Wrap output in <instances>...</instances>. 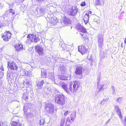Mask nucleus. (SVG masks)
Instances as JSON below:
<instances>
[{
	"mask_svg": "<svg viewBox=\"0 0 126 126\" xmlns=\"http://www.w3.org/2000/svg\"><path fill=\"white\" fill-rule=\"evenodd\" d=\"M48 78L51 79L52 81L55 82V79L53 73H49L48 75Z\"/></svg>",
	"mask_w": 126,
	"mask_h": 126,
	"instance_id": "nucleus-19",
	"label": "nucleus"
},
{
	"mask_svg": "<svg viewBox=\"0 0 126 126\" xmlns=\"http://www.w3.org/2000/svg\"><path fill=\"white\" fill-rule=\"evenodd\" d=\"M8 65L10 68L18 71H21L22 68L21 66H17L16 63L13 62H8Z\"/></svg>",
	"mask_w": 126,
	"mask_h": 126,
	"instance_id": "nucleus-4",
	"label": "nucleus"
},
{
	"mask_svg": "<svg viewBox=\"0 0 126 126\" xmlns=\"http://www.w3.org/2000/svg\"><path fill=\"white\" fill-rule=\"evenodd\" d=\"M15 47L16 51H19L22 50L23 47L21 44H17L15 45Z\"/></svg>",
	"mask_w": 126,
	"mask_h": 126,
	"instance_id": "nucleus-15",
	"label": "nucleus"
},
{
	"mask_svg": "<svg viewBox=\"0 0 126 126\" xmlns=\"http://www.w3.org/2000/svg\"><path fill=\"white\" fill-rule=\"evenodd\" d=\"M11 126H22L20 125V124L19 122H18L16 121H13V123L12 124Z\"/></svg>",
	"mask_w": 126,
	"mask_h": 126,
	"instance_id": "nucleus-31",
	"label": "nucleus"
},
{
	"mask_svg": "<svg viewBox=\"0 0 126 126\" xmlns=\"http://www.w3.org/2000/svg\"><path fill=\"white\" fill-rule=\"evenodd\" d=\"M70 112V110H67L64 112V115L65 116H67L68 115Z\"/></svg>",
	"mask_w": 126,
	"mask_h": 126,
	"instance_id": "nucleus-40",
	"label": "nucleus"
},
{
	"mask_svg": "<svg viewBox=\"0 0 126 126\" xmlns=\"http://www.w3.org/2000/svg\"><path fill=\"white\" fill-rule=\"evenodd\" d=\"M63 23H64L65 24L67 25L68 24H70V20L69 18L66 17L64 18Z\"/></svg>",
	"mask_w": 126,
	"mask_h": 126,
	"instance_id": "nucleus-27",
	"label": "nucleus"
},
{
	"mask_svg": "<svg viewBox=\"0 0 126 126\" xmlns=\"http://www.w3.org/2000/svg\"><path fill=\"white\" fill-rule=\"evenodd\" d=\"M106 102V100L104 99L102 101H101V103L102 105L104 104Z\"/></svg>",
	"mask_w": 126,
	"mask_h": 126,
	"instance_id": "nucleus-42",
	"label": "nucleus"
},
{
	"mask_svg": "<svg viewBox=\"0 0 126 126\" xmlns=\"http://www.w3.org/2000/svg\"><path fill=\"white\" fill-rule=\"evenodd\" d=\"M46 18L48 23L47 24L48 26L49 25V27L53 28L58 22V20L55 17H53L52 15L48 14H47Z\"/></svg>",
	"mask_w": 126,
	"mask_h": 126,
	"instance_id": "nucleus-2",
	"label": "nucleus"
},
{
	"mask_svg": "<svg viewBox=\"0 0 126 126\" xmlns=\"http://www.w3.org/2000/svg\"><path fill=\"white\" fill-rule=\"evenodd\" d=\"M98 42H103V35L102 34H99L97 36Z\"/></svg>",
	"mask_w": 126,
	"mask_h": 126,
	"instance_id": "nucleus-24",
	"label": "nucleus"
},
{
	"mask_svg": "<svg viewBox=\"0 0 126 126\" xmlns=\"http://www.w3.org/2000/svg\"><path fill=\"white\" fill-rule=\"evenodd\" d=\"M1 28V27H0V28Z\"/></svg>",
	"mask_w": 126,
	"mask_h": 126,
	"instance_id": "nucleus-54",
	"label": "nucleus"
},
{
	"mask_svg": "<svg viewBox=\"0 0 126 126\" xmlns=\"http://www.w3.org/2000/svg\"><path fill=\"white\" fill-rule=\"evenodd\" d=\"M37 1L39 2H41V1H43L44 0H36Z\"/></svg>",
	"mask_w": 126,
	"mask_h": 126,
	"instance_id": "nucleus-47",
	"label": "nucleus"
},
{
	"mask_svg": "<svg viewBox=\"0 0 126 126\" xmlns=\"http://www.w3.org/2000/svg\"><path fill=\"white\" fill-rule=\"evenodd\" d=\"M65 118H62L61 119L60 126H63L65 123Z\"/></svg>",
	"mask_w": 126,
	"mask_h": 126,
	"instance_id": "nucleus-33",
	"label": "nucleus"
},
{
	"mask_svg": "<svg viewBox=\"0 0 126 126\" xmlns=\"http://www.w3.org/2000/svg\"><path fill=\"white\" fill-rule=\"evenodd\" d=\"M39 14L38 11H37L36 8V9L34 12H33V13H32V15L34 16H37Z\"/></svg>",
	"mask_w": 126,
	"mask_h": 126,
	"instance_id": "nucleus-38",
	"label": "nucleus"
},
{
	"mask_svg": "<svg viewBox=\"0 0 126 126\" xmlns=\"http://www.w3.org/2000/svg\"><path fill=\"white\" fill-rule=\"evenodd\" d=\"M125 43H126V38L125 39Z\"/></svg>",
	"mask_w": 126,
	"mask_h": 126,
	"instance_id": "nucleus-52",
	"label": "nucleus"
},
{
	"mask_svg": "<svg viewBox=\"0 0 126 126\" xmlns=\"http://www.w3.org/2000/svg\"><path fill=\"white\" fill-rule=\"evenodd\" d=\"M102 3H103V4H104L103 1L102 0H96L95 4L97 5L101 6Z\"/></svg>",
	"mask_w": 126,
	"mask_h": 126,
	"instance_id": "nucleus-21",
	"label": "nucleus"
},
{
	"mask_svg": "<svg viewBox=\"0 0 126 126\" xmlns=\"http://www.w3.org/2000/svg\"><path fill=\"white\" fill-rule=\"evenodd\" d=\"M35 49L36 52L39 55H42L44 54V50L42 47L37 46L35 47Z\"/></svg>",
	"mask_w": 126,
	"mask_h": 126,
	"instance_id": "nucleus-11",
	"label": "nucleus"
},
{
	"mask_svg": "<svg viewBox=\"0 0 126 126\" xmlns=\"http://www.w3.org/2000/svg\"><path fill=\"white\" fill-rule=\"evenodd\" d=\"M54 106L52 104L49 103L46 105L45 109L49 113H51L54 111Z\"/></svg>",
	"mask_w": 126,
	"mask_h": 126,
	"instance_id": "nucleus-8",
	"label": "nucleus"
},
{
	"mask_svg": "<svg viewBox=\"0 0 126 126\" xmlns=\"http://www.w3.org/2000/svg\"><path fill=\"white\" fill-rule=\"evenodd\" d=\"M38 37H37L36 35L31 34H28L27 36L28 40H30L32 42H34L35 43L37 42L39 40Z\"/></svg>",
	"mask_w": 126,
	"mask_h": 126,
	"instance_id": "nucleus-5",
	"label": "nucleus"
},
{
	"mask_svg": "<svg viewBox=\"0 0 126 126\" xmlns=\"http://www.w3.org/2000/svg\"><path fill=\"white\" fill-rule=\"evenodd\" d=\"M61 47H62L63 49V50H66L68 51L69 50V49H67V47L69 49L71 47H72V46L68 45H66H66L64 46V45L63 44L62 45Z\"/></svg>",
	"mask_w": 126,
	"mask_h": 126,
	"instance_id": "nucleus-20",
	"label": "nucleus"
},
{
	"mask_svg": "<svg viewBox=\"0 0 126 126\" xmlns=\"http://www.w3.org/2000/svg\"><path fill=\"white\" fill-rule=\"evenodd\" d=\"M107 55V53L106 52L101 51L100 53V60H101L103 58L105 57Z\"/></svg>",
	"mask_w": 126,
	"mask_h": 126,
	"instance_id": "nucleus-23",
	"label": "nucleus"
},
{
	"mask_svg": "<svg viewBox=\"0 0 126 126\" xmlns=\"http://www.w3.org/2000/svg\"><path fill=\"white\" fill-rule=\"evenodd\" d=\"M11 33L7 31L5 32L4 34H2L1 37L4 41H8V39L11 38Z\"/></svg>",
	"mask_w": 126,
	"mask_h": 126,
	"instance_id": "nucleus-7",
	"label": "nucleus"
},
{
	"mask_svg": "<svg viewBox=\"0 0 126 126\" xmlns=\"http://www.w3.org/2000/svg\"><path fill=\"white\" fill-rule=\"evenodd\" d=\"M59 78L60 79L62 80H65L67 79V77L64 75H59Z\"/></svg>",
	"mask_w": 126,
	"mask_h": 126,
	"instance_id": "nucleus-30",
	"label": "nucleus"
},
{
	"mask_svg": "<svg viewBox=\"0 0 126 126\" xmlns=\"http://www.w3.org/2000/svg\"><path fill=\"white\" fill-rule=\"evenodd\" d=\"M14 11L12 9H10L9 10V12L10 13H12V12H14Z\"/></svg>",
	"mask_w": 126,
	"mask_h": 126,
	"instance_id": "nucleus-46",
	"label": "nucleus"
},
{
	"mask_svg": "<svg viewBox=\"0 0 126 126\" xmlns=\"http://www.w3.org/2000/svg\"><path fill=\"white\" fill-rule=\"evenodd\" d=\"M111 88L112 89V92L113 94H116V88L113 86H111Z\"/></svg>",
	"mask_w": 126,
	"mask_h": 126,
	"instance_id": "nucleus-35",
	"label": "nucleus"
},
{
	"mask_svg": "<svg viewBox=\"0 0 126 126\" xmlns=\"http://www.w3.org/2000/svg\"><path fill=\"white\" fill-rule=\"evenodd\" d=\"M30 104L29 103H27L25 105H24V106L23 110L25 112V111L26 110V112H27V110L28 108H29V106H30Z\"/></svg>",
	"mask_w": 126,
	"mask_h": 126,
	"instance_id": "nucleus-29",
	"label": "nucleus"
},
{
	"mask_svg": "<svg viewBox=\"0 0 126 126\" xmlns=\"http://www.w3.org/2000/svg\"><path fill=\"white\" fill-rule=\"evenodd\" d=\"M24 85H26L27 86H29L30 85L29 81L28 80H26L23 82Z\"/></svg>",
	"mask_w": 126,
	"mask_h": 126,
	"instance_id": "nucleus-34",
	"label": "nucleus"
},
{
	"mask_svg": "<svg viewBox=\"0 0 126 126\" xmlns=\"http://www.w3.org/2000/svg\"><path fill=\"white\" fill-rule=\"evenodd\" d=\"M76 111H73L70 114V119L72 122L74 121V119L76 117Z\"/></svg>",
	"mask_w": 126,
	"mask_h": 126,
	"instance_id": "nucleus-16",
	"label": "nucleus"
},
{
	"mask_svg": "<svg viewBox=\"0 0 126 126\" xmlns=\"http://www.w3.org/2000/svg\"><path fill=\"white\" fill-rule=\"evenodd\" d=\"M71 123L70 117H68L66 119L65 126H70Z\"/></svg>",
	"mask_w": 126,
	"mask_h": 126,
	"instance_id": "nucleus-26",
	"label": "nucleus"
},
{
	"mask_svg": "<svg viewBox=\"0 0 126 126\" xmlns=\"http://www.w3.org/2000/svg\"><path fill=\"white\" fill-rule=\"evenodd\" d=\"M11 74H7V78H9H9H10L11 79Z\"/></svg>",
	"mask_w": 126,
	"mask_h": 126,
	"instance_id": "nucleus-44",
	"label": "nucleus"
},
{
	"mask_svg": "<svg viewBox=\"0 0 126 126\" xmlns=\"http://www.w3.org/2000/svg\"><path fill=\"white\" fill-rule=\"evenodd\" d=\"M78 51L82 54L88 52V48L84 45L79 46L78 47Z\"/></svg>",
	"mask_w": 126,
	"mask_h": 126,
	"instance_id": "nucleus-9",
	"label": "nucleus"
},
{
	"mask_svg": "<svg viewBox=\"0 0 126 126\" xmlns=\"http://www.w3.org/2000/svg\"><path fill=\"white\" fill-rule=\"evenodd\" d=\"M76 28L78 31L85 33L86 32V29L80 24H78L76 25Z\"/></svg>",
	"mask_w": 126,
	"mask_h": 126,
	"instance_id": "nucleus-12",
	"label": "nucleus"
},
{
	"mask_svg": "<svg viewBox=\"0 0 126 126\" xmlns=\"http://www.w3.org/2000/svg\"><path fill=\"white\" fill-rule=\"evenodd\" d=\"M45 123V120L43 119H41L40 120L39 124L40 125H43Z\"/></svg>",
	"mask_w": 126,
	"mask_h": 126,
	"instance_id": "nucleus-36",
	"label": "nucleus"
},
{
	"mask_svg": "<svg viewBox=\"0 0 126 126\" xmlns=\"http://www.w3.org/2000/svg\"><path fill=\"white\" fill-rule=\"evenodd\" d=\"M80 34L83 38H85L86 39H87V37H85L84 34H82L81 33Z\"/></svg>",
	"mask_w": 126,
	"mask_h": 126,
	"instance_id": "nucleus-43",
	"label": "nucleus"
},
{
	"mask_svg": "<svg viewBox=\"0 0 126 126\" xmlns=\"http://www.w3.org/2000/svg\"><path fill=\"white\" fill-rule=\"evenodd\" d=\"M82 67L81 65L77 66L76 68L75 73L77 75H79V78L81 79L82 78Z\"/></svg>",
	"mask_w": 126,
	"mask_h": 126,
	"instance_id": "nucleus-6",
	"label": "nucleus"
},
{
	"mask_svg": "<svg viewBox=\"0 0 126 126\" xmlns=\"http://www.w3.org/2000/svg\"><path fill=\"white\" fill-rule=\"evenodd\" d=\"M41 77L42 78H46V77L47 75V73L46 72L44 71H41Z\"/></svg>",
	"mask_w": 126,
	"mask_h": 126,
	"instance_id": "nucleus-32",
	"label": "nucleus"
},
{
	"mask_svg": "<svg viewBox=\"0 0 126 126\" xmlns=\"http://www.w3.org/2000/svg\"><path fill=\"white\" fill-rule=\"evenodd\" d=\"M78 11V9L76 6H73L72 7V9L68 11V14L69 15L74 16L77 14Z\"/></svg>",
	"mask_w": 126,
	"mask_h": 126,
	"instance_id": "nucleus-10",
	"label": "nucleus"
},
{
	"mask_svg": "<svg viewBox=\"0 0 126 126\" xmlns=\"http://www.w3.org/2000/svg\"><path fill=\"white\" fill-rule=\"evenodd\" d=\"M28 92H25L23 94L22 97L23 99L25 100H27L28 98Z\"/></svg>",
	"mask_w": 126,
	"mask_h": 126,
	"instance_id": "nucleus-25",
	"label": "nucleus"
},
{
	"mask_svg": "<svg viewBox=\"0 0 126 126\" xmlns=\"http://www.w3.org/2000/svg\"><path fill=\"white\" fill-rule=\"evenodd\" d=\"M65 97L62 94H58L56 96L55 102L60 105H63L65 103Z\"/></svg>",
	"mask_w": 126,
	"mask_h": 126,
	"instance_id": "nucleus-3",
	"label": "nucleus"
},
{
	"mask_svg": "<svg viewBox=\"0 0 126 126\" xmlns=\"http://www.w3.org/2000/svg\"><path fill=\"white\" fill-rule=\"evenodd\" d=\"M122 98L119 97L118 98H117V101L119 103H121L122 102Z\"/></svg>",
	"mask_w": 126,
	"mask_h": 126,
	"instance_id": "nucleus-39",
	"label": "nucleus"
},
{
	"mask_svg": "<svg viewBox=\"0 0 126 126\" xmlns=\"http://www.w3.org/2000/svg\"><path fill=\"white\" fill-rule=\"evenodd\" d=\"M44 83V81L43 80H39L38 81L37 84V86L39 88H40L42 86L43 83Z\"/></svg>",
	"mask_w": 126,
	"mask_h": 126,
	"instance_id": "nucleus-17",
	"label": "nucleus"
},
{
	"mask_svg": "<svg viewBox=\"0 0 126 126\" xmlns=\"http://www.w3.org/2000/svg\"><path fill=\"white\" fill-rule=\"evenodd\" d=\"M37 11H38V13L40 16H42L44 14V9L41 7L36 8Z\"/></svg>",
	"mask_w": 126,
	"mask_h": 126,
	"instance_id": "nucleus-14",
	"label": "nucleus"
},
{
	"mask_svg": "<svg viewBox=\"0 0 126 126\" xmlns=\"http://www.w3.org/2000/svg\"><path fill=\"white\" fill-rule=\"evenodd\" d=\"M4 69L3 67L0 66V78H2L3 76V73L2 71H3Z\"/></svg>",
	"mask_w": 126,
	"mask_h": 126,
	"instance_id": "nucleus-28",
	"label": "nucleus"
},
{
	"mask_svg": "<svg viewBox=\"0 0 126 126\" xmlns=\"http://www.w3.org/2000/svg\"><path fill=\"white\" fill-rule=\"evenodd\" d=\"M86 5L85 3V2H83L81 4V6H84Z\"/></svg>",
	"mask_w": 126,
	"mask_h": 126,
	"instance_id": "nucleus-45",
	"label": "nucleus"
},
{
	"mask_svg": "<svg viewBox=\"0 0 126 126\" xmlns=\"http://www.w3.org/2000/svg\"><path fill=\"white\" fill-rule=\"evenodd\" d=\"M110 120H109L106 122V123L107 124L109 122V121Z\"/></svg>",
	"mask_w": 126,
	"mask_h": 126,
	"instance_id": "nucleus-53",
	"label": "nucleus"
},
{
	"mask_svg": "<svg viewBox=\"0 0 126 126\" xmlns=\"http://www.w3.org/2000/svg\"><path fill=\"white\" fill-rule=\"evenodd\" d=\"M89 14H86L83 17V20L86 24L88 23L89 19Z\"/></svg>",
	"mask_w": 126,
	"mask_h": 126,
	"instance_id": "nucleus-18",
	"label": "nucleus"
},
{
	"mask_svg": "<svg viewBox=\"0 0 126 126\" xmlns=\"http://www.w3.org/2000/svg\"><path fill=\"white\" fill-rule=\"evenodd\" d=\"M93 20L94 22H96L97 24H100L99 20L96 19H94Z\"/></svg>",
	"mask_w": 126,
	"mask_h": 126,
	"instance_id": "nucleus-41",
	"label": "nucleus"
},
{
	"mask_svg": "<svg viewBox=\"0 0 126 126\" xmlns=\"http://www.w3.org/2000/svg\"><path fill=\"white\" fill-rule=\"evenodd\" d=\"M15 14V12H14H14H12V14L13 15H14Z\"/></svg>",
	"mask_w": 126,
	"mask_h": 126,
	"instance_id": "nucleus-49",
	"label": "nucleus"
},
{
	"mask_svg": "<svg viewBox=\"0 0 126 126\" xmlns=\"http://www.w3.org/2000/svg\"><path fill=\"white\" fill-rule=\"evenodd\" d=\"M114 108L115 110L116 111L117 114L119 115L120 118H122V115L121 112L118 106L117 105H115Z\"/></svg>",
	"mask_w": 126,
	"mask_h": 126,
	"instance_id": "nucleus-13",
	"label": "nucleus"
},
{
	"mask_svg": "<svg viewBox=\"0 0 126 126\" xmlns=\"http://www.w3.org/2000/svg\"><path fill=\"white\" fill-rule=\"evenodd\" d=\"M124 121L125 122V124H126V117H125V119H124Z\"/></svg>",
	"mask_w": 126,
	"mask_h": 126,
	"instance_id": "nucleus-50",
	"label": "nucleus"
},
{
	"mask_svg": "<svg viewBox=\"0 0 126 126\" xmlns=\"http://www.w3.org/2000/svg\"><path fill=\"white\" fill-rule=\"evenodd\" d=\"M97 80L98 82H97V88L99 90V91H101L103 89V87L104 86V85H98V82L99 81V78L98 77L97 78Z\"/></svg>",
	"mask_w": 126,
	"mask_h": 126,
	"instance_id": "nucleus-22",
	"label": "nucleus"
},
{
	"mask_svg": "<svg viewBox=\"0 0 126 126\" xmlns=\"http://www.w3.org/2000/svg\"><path fill=\"white\" fill-rule=\"evenodd\" d=\"M98 44L100 48H102L103 46V42H98Z\"/></svg>",
	"mask_w": 126,
	"mask_h": 126,
	"instance_id": "nucleus-37",
	"label": "nucleus"
},
{
	"mask_svg": "<svg viewBox=\"0 0 126 126\" xmlns=\"http://www.w3.org/2000/svg\"><path fill=\"white\" fill-rule=\"evenodd\" d=\"M92 13V12L91 11H89V12H88V13L87 14H91Z\"/></svg>",
	"mask_w": 126,
	"mask_h": 126,
	"instance_id": "nucleus-48",
	"label": "nucleus"
},
{
	"mask_svg": "<svg viewBox=\"0 0 126 126\" xmlns=\"http://www.w3.org/2000/svg\"><path fill=\"white\" fill-rule=\"evenodd\" d=\"M80 85V82L77 80L74 81V84L72 85L70 84L68 86L64 83L62 82L61 84L62 87L68 94H70V92L75 93L77 92L79 88Z\"/></svg>",
	"mask_w": 126,
	"mask_h": 126,
	"instance_id": "nucleus-1",
	"label": "nucleus"
},
{
	"mask_svg": "<svg viewBox=\"0 0 126 126\" xmlns=\"http://www.w3.org/2000/svg\"><path fill=\"white\" fill-rule=\"evenodd\" d=\"M2 124L1 122H0V126H2Z\"/></svg>",
	"mask_w": 126,
	"mask_h": 126,
	"instance_id": "nucleus-51",
	"label": "nucleus"
}]
</instances>
